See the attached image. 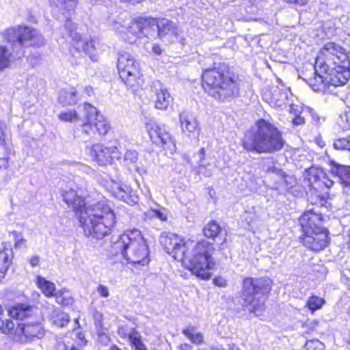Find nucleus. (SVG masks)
I'll return each instance as SVG.
<instances>
[{
    "label": "nucleus",
    "mask_w": 350,
    "mask_h": 350,
    "mask_svg": "<svg viewBox=\"0 0 350 350\" xmlns=\"http://www.w3.org/2000/svg\"><path fill=\"white\" fill-rule=\"evenodd\" d=\"M159 242L163 250L174 259L181 261L186 269L203 280L211 277L215 267L212 257L213 245L206 241L196 242L176 234L163 232Z\"/></svg>",
    "instance_id": "obj_1"
},
{
    "label": "nucleus",
    "mask_w": 350,
    "mask_h": 350,
    "mask_svg": "<svg viewBox=\"0 0 350 350\" xmlns=\"http://www.w3.org/2000/svg\"><path fill=\"white\" fill-rule=\"evenodd\" d=\"M63 198L75 212L86 237L102 239L113 231L117 217L112 205L107 200L87 205L84 198L72 189L64 191Z\"/></svg>",
    "instance_id": "obj_2"
},
{
    "label": "nucleus",
    "mask_w": 350,
    "mask_h": 350,
    "mask_svg": "<svg viewBox=\"0 0 350 350\" xmlns=\"http://www.w3.org/2000/svg\"><path fill=\"white\" fill-rule=\"evenodd\" d=\"M284 142L275 125L260 119L247 132L242 142L243 148L255 153H272L281 150Z\"/></svg>",
    "instance_id": "obj_3"
},
{
    "label": "nucleus",
    "mask_w": 350,
    "mask_h": 350,
    "mask_svg": "<svg viewBox=\"0 0 350 350\" xmlns=\"http://www.w3.org/2000/svg\"><path fill=\"white\" fill-rule=\"evenodd\" d=\"M224 64H214L211 68H206L202 75V86L209 95L217 100H224L239 92L238 84L227 74Z\"/></svg>",
    "instance_id": "obj_4"
},
{
    "label": "nucleus",
    "mask_w": 350,
    "mask_h": 350,
    "mask_svg": "<svg viewBox=\"0 0 350 350\" xmlns=\"http://www.w3.org/2000/svg\"><path fill=\"white\" fill-rule=\"evenodd\" d=\"M116 245L121 251L127 263L142 266L148 264L149 250L139 230L133 229L124 232L120 235Z\"/></svg>",
    "instance_id": "obj_5"
},
{
    "label": "nucleus",
    "mask_w": 350,
    "mask_h": 350,
    "mask_svg": "<svg viewBox=\"0 0 350 350\" xmlns=\"http://www.w3.org/2000/svg\"><path fill=\"white\" fill-rule=\"evenodd\" d=\"M271 281L266 278H245L240 304L256 316L264 310V297L271 291Z\"/></svg>",
    "instance_id": "obj_6"
},
{
    "label": "nucleus",
    "mask_w": 350,
    "mask_h": 350,
    "mask_svg": "<svg viewBox=\"0 0 350 350\" xmlns=\"http://www.w3.org/2000/svg\"><path fill=\"white\" fill-rule=\"evenodd\" d=\"M81 126L83 133L94 137L106 135L111 129L109 120L88 103H85L83 107Z\"/></svg>",
    "instance_id": "obj_7"
},
{
    "label": "nucleus",
    "mask_w": 350,
    "mask_h": 350,
    "mask_svg": "<svg viewBox=\"0 0 350 350\" xmlns=\"http://www.w3.org/2000/svg\"><path fill=\"white\" fill-rule=\"evenodd\" d=\"M117 66L120 78L128 87L134 92L143 87L144 80L139 64L131 54L121 53Z\"/></svg>",
    "instance_id": "obj_8"
},
{
    "label": "nucleus",
    "mask_w": 350,
    "mask_h": 350,
    "mask_svg": "<svg viewBox=\"0 0 350 350\" xmlns=\"http://www.w3.org/2000/svg\"><path fill=\"white\" fill-rule=\"evenodd\" d=\"M348 57L345 50L335 42L325 44L320 50L315 62L314 68L317 72H327L330 68L337 64H347Z\"/></svg>",
    "instance_id": "obj_9"
},
{
    "label": "nucleus",
    "mask_w": 350,
    "mask_h": 350,
    "mask_svg": "<svg viewBox=\"0 0 350 350\" xmlns=\"http://www.w3.org/2000/svg\"><path fill=\"white\" fill-rule=\"evenodd\" d=\"M4 36L13 45L40 46L44 44V38L37 30L24 25H19L17 29L6 30Z\"/></svg>",
    "instance_id": "obj_10"
},
{
    "label": "nucleus",
    "mask_w": 350,
    "mask_h": 350,
    "mask_svg": "<svg viewBox=\"0 0 350 350\" xmlns=\"http://www.w3.org/2000/svg\"><path fill=\"white\" fill-rule=\"evenodd\" d=\"M66 27L72 38L73 47L78 51H83L92 61H98L97 49L98 40L96 38H88L78 31L77 23H67Z\"/></svg>",
    "instance_id": "obj_11"
},
{
    "label": "nucleus",
    "mask_w": 350,
    "mask_h": 350,
    "mask_svg": "<svg viewBox=\"0 0 350 350\" xmlns=\"http://www.w3.org/2000/svg\"><path fill=\"white\" fill-rule=\"evenodd\" d=\"M146 129L149 137L157 146H161L163 150L172 154L176 149L174 139L166 131L164 126H161L157 122L150 120L146 124Z\"/></svg>",
    "instance_id": "obj_12"
},
{
    "label": "nucleus",
    "mask_w": 350,
    "mask_h": 350,
    "mask_svg": "<svg viewBox=\"0 0 350 350\" xmlns=\"http://www.w3.org/2000/svg\"><path fill=\"white\" fill-rule=\"evenodd\" d=\"M90 157L99 165L111 164L114 159H120L121 152L118 146L107 147L102 144H94L88 149Z\"/></svg>",
    "instance_id": "obj_13"
},
{
    "label": "nucleus",
    "mask_w": 350,
    "mask_h": 350,
    "mask_svg": "<svg viewBox=\"0 0 350 350\" xmlns=\"http://www.w3.org/2000/svg\"><path fill=\"white\" fill-rule=\"evenodd\" d=\"M107 189L114 198L128 204H134L138 201V196L135 191L130 186L122 182L111 180L108 183Z\"/></svg>",
    "instance_id": "obj_14"
},
{
    "label": "nucleus",
    "mask_w": 350,
    "mask_h": 350,
    "mask_svg": "<svg viewBox=\"0 0 350 350\" xmlns=\"http://www.w3.org/2000/svg\"><path fill=\"white\" fill-rule=\"evenodd\" d=\"M350 62L347 64H339L330 68L325 72L326 75L325 81L329 83V88H336L342 86L348 81L350 78Z\"/></svg>",
    "instance_id": "obj_15"
},
{
    "label": "nucleus",
    "mask_w": 350,
    "mask_h": 350,
    "mask_svg": "<svg viewBox=\"0 0 350 350\" xmlns=\"http://www.w3.org/2000/svg\"><path fill=\"white\" fill-rule=\"evenodd\" d=\"M328 232L325 228H317L311 233H304L303 244L314 251H320L328 245Z\"/></svg>",
    "instance_id": "obj_16"
},
{
    "label": "nucleus",
    "mask_w": 350,
    "mask_h": 350,
    "mask_svg": "<svg viewBox=\"0 0 350 350\" xmlns=\"http://www.w3.org/2000/svg\"><path fill=\"white\" fill-rule=\"evenodd\" d=\"M289 89L283 85L281 87L273 86L263 92V98L273 107H282L288 103Z\"/></svg>",
    "instance_id": "obj_17"
},
{
    "label": "nucleus",
    "mask_w": 350,
    "mask_h": 350,
    "mask_svg": "<svg viewBox=\"0 0 350 350\" xmlns=\"http://www.w3.org/2000/svg\"><path fill=\"white\" fill-rule=\"evenodd\" d=\"M150 91L154 94V106L157 109L166 110L172 101L167 89L159 81H153L150 85Z\"/></svg>",
    "instance_id": "obj_18"
},
{
    "label": "nucleus",
    "mask_w": 350,
    "mask_h": 350,
    "mask_svg": "<svg viewBox=\"0 0 350 350\" xmlns=\"http://www.w3.org/2000/svg\"><path fill=\"white\" fill-rule=\"evenodd\" d=\"M299 222L304 233L307 232L311 233L312 231L317 230L319 228H324L322 226L321 215L313 210L306 211L301 216Z\"/></svg>",
    "instance_id": "obj_19"
},
{
    "label": "nucleus",
    "mask_w": 350,
    "mask_h": 350,
    "mask_svg": "<svg viewBox=\"0 0 350 350\" xmlns=\"http://www.w3.org/2000/svg\"><path fill=\"white\" fill-rule=\"evenodd\" d=\"M179 121L182 131L189 137L198 135L200 127L196 117L188 111H183L179 115Z\"/></svg>",
    "instance_id": "obj_20"
},
{
    "label": "nucleus",
    "mask_w": 350,
    "mask_h": 350,
    "mask_svg": "<svg viewBox=\"0 0 350 350\" xmlns=\"http://www.w3.org/2000/svg\"><path fill=\"white\" fill-rule=\"evenodd\" d=\"M16 332L17 334L23 336L27 341L31 340L34 338H40L44 334L41 325L37 322L19 324Z\"/></svg>",
    "instance_id": "obj_21"
},
{
    "label": "nucleus",
    "mask_w": 350,
    "mask_h": 350,
    "mask_svg": "<svg viewBox=\"0 0 350 350\" xmlns=\"http://www.w3.org/2000/svg\"><path fill=\"white\" fill-rule=\"evenodd\" d=\"M314 76L307 79V83L314 91L332 92L333 90L330 89L329 83L325 81L326 75L325 72H317L314 67Z\"/></svg>",
    "instance_id": "obj_22"
},
{
    "label": "nucleus",
    "mask_w": 350,
    "mask_h": 350,
    "mask_svg": "<svg viewBox=\"0 0 350 350\" xmlns=\"http://www.w3.org/2000/svg\"><path fill=\"white\" fill-rule=\"evenodd\" d=\"M3 249L0 250V282L5 278L7 271L12 262L13 252L10 245L2 244Z\"/></svg>",
    "instance_id": "obj_23"
},
{
    "label": "nucleus",
    "mask_w": 350,
    "mask_h": 350,
    "mask_svg": "<svg viewBox=\"0 0 350 350\" xmlns=\"http://www.w3.org/2000/svg\"><path fill=\"white\" fill-rule=\"evenodd\" d=\"M277 176L278 179L275 189L280 191L291 192L297 185V180L293 176L286 175L283 172H278Z\"/></svg>",
    "instance_id": "obj_24"
},
{
    "label": "nucleus",
    "mask_w": 350,
    "mask_h": 350,
    "mask_svg": "<svg viewBox=\"0 0 350 350\" xmlns=\"http://www.w3.org/2000/svg\"><path fill=\"white\" fill-rule=\"evenodd\" d=\"M333 176L338 179L344 188L350 189V166L334 165L331 170Z\"/></svg>",
    "instance_id": "obj_25"
},
{
    "label": "nucleus",
    "mask_w": 350,
    "mask_h": 350,
    "mask_svg": "<svg viewBox=\"0 0 350 350\" xmlns=\"http://www.w3.org/2000/svg\"><path fill=\"white\" fill-rule=\"evenodd\" d=\"M82 96V94L79 95V92L75 88H68L60 91L58 100L63 105H75Z\"/></svg>",
    "instance_id": "obj_26"
},
{
    "label": "nucleus",
    "mask_w": 350,
    "mask_h": 350,
    "mask_svg": "<svg viewBox=\"0 0 350 350\" xmlns=\"http://www.w3.org/2000/svg\"><path fill=\"white\" fill-rule=\"evenodd\" d=\"M8 314L13 319L23 320L31 317L33 308L31 306L25 304H17L10 308Z\"/></svg>",
    "instance_id": "obj_27"
},
{
    "label": "nucleus",
    "mask_w": 350,
    "mask_h": 350,
    "mask_svg": "<svg viewBox=\"0 0 350 350\" xmlns=\"http://www.w3.org/2000/svg\"><path fill=\"white\" fill-rule=\"evenodd\" d=\"M141 23H126V25L122 27L124 29L121 31V36L129 42H135L136 38L142 33V27Z\"/></svg>",
    "instance_id": "obj_28"
},
{
    "label": "nucleus",
    "mask_w": 350,
    "mask_h": 350,
    "mask_svg": "<svg viewBox=\"0 0 350 350\" xmlns=\"http://www.w3.org/2000/svg\"><path fill=\"white\" fill-rule=\"evenodd\" d=\"M24 52L22 51L20 53H16V56H14L10 49L7 46H0V70L9 68L11 62L15 58H21Z\"/></svg>",
    "instance_id": "obj_29"
},
{
    "label": "nucleus",
    "mask_w": 350,
    "mask_h": 350,
    "mask_svg": "<svg viewBox=\"0 0 350 350\" xmlns=\"http://www.w3.org/2000/svg\"><path fill=\"white\" fill-rule=\"evenodd\" d=\"M36 284L46 297H51L55 295L56 288L54 283L46 280L44 278L38 276L36 280Z\"/></svg>",
    "instance_id": "obj_30"
},
{
    "label": "nucleus",
    "mask_w": 350,
    "mask_h": 350,
    "mask_svg": "<svg viewBox=\"0 0 350 350\" xmlns=\"http://www.w3.org/2000/svg\"><path fill=\"white\" fill-rule=\"evenodd\" d=\"M172 23H152L158 29V35L160 38H164L166 36H169V41L174 42V38L176 36L175 30L172 26Z\"/></svg>",
    "instance_id": "obj_31"
},
{
    "label": "nucleus",
    "mask_w": 350,
    "mask_h": 350,
    "mask_svg": "<svg viewBox=\"0 0 350 350\" xmlns=\"http://www.w3.org/2000/svg\"><path fill=\"white\" fill-rule=\"evenodd\" d=\"M49 2L52 6L62 10L64 12L63 14L74 10L78 3L77 0H49Z\"/></svg>",
    "instance_id": "obj_32"
},
{
    "label": "nucleus",
    "mask_w": 350,
    "mask_h": 350,
    "mask_svg": "<svg viewBox=\"0 0 350 350\" xmlns=\"http://www.w3.org/2000/svg\"><path fill=\"white\" fill-rule=\"evenodd\" d=\"M58 118L62 121L77 122L81 124V119L83 118V112L79 114L74 109L62 111L58 115Z\"/></svg>",
    "instance_id": "obj_33"
},
{
    "label": "nucleus",
    "mask_w": 350,
    "mask_h": 350,
    "mask_svg": "<svg viewBox=\"0 0 350 350\" xmlns=\"http://www.w3.org/2000/svg\"><path fill=\"white\" fill-rule=\"evenodd\" d=\"M129 340L135 350H147L142 341L141 334L135 329H131L129 332Z\"/></svg>",
    "instance_id": "obj_34"
},
{
    "label": "nucleus",
    "mask_w": 350,
    "mask_h": 350,
    "mask_svg": "<svg viewBox=\"0 0 350 350\" xmlns=\"http://www.w3.org/2000/svg\"><path fill=\"white\" fill-rule=\"evenodd\" d=\"M145 215L149 218H157L162 221L167 219L168 211L165 208L157 205L155 208H151Z\"/></svg>",
    "instance_id": "obj_35"
},
{
    "label": "nucleus",
    "mask_w": 350,
    "mask_h": 350,
    "mask_svg": "<svg viewBox=\"0 0 350 350\" xmlns=\"http://www.w3.org/2000/svg\"><path fill=\"white\" fill-rule=\"evenodd\" d=\"M53 324L57 327H64L70 321L68 315L60 310H55L51 314Z\"/></svg>",
    "instance_id": "obj_36"
},
{
    "label": "nucleus",
    "mask_w": 350,
    "mask_h": 350,
    "mask_svg": "<svg viewBox=\"0 0 350 350\" xmlns=\"http://www.w3.org/2000/svg\"><path fill=\"white\" fill-rule=\"evenodd\" d=\"M323 174L324 172L321 169L312 167L306 171V178L310 185H313L321 183Z\"/></svg>",
    "instance_id": "obj_37"
},
{
    "label": "nucleus",
    "mask_w": 350,
    "mask_h": 350,
    "mask_svg": "<svg viewBox=\"0 0 350 350\" xmlns=\"http://www.w3.org/2000/svg\"><path fill=\"white\" fill-rule=\"evenodd\" d=\"M203 231L205 237L214 239L221 232V228L217 222L212 221L206 224Z\"/></svg>",
    "instance_id": "obj_38"
},
{
    "label": "nucleus",
    "mask_w": 350,
    "mask_h": 350,
    "mask_svg": "<svg viewBox=\"0 0 350 350\" xmlns=\"http://www.w3.org/2000/svg\"><path fill=\"white\" fill-rule=\"evenodd\" d=\"M54 297H55L56 302L63 306H69L73 302V299L66 289L57 291Z\"/></svg>",
    "instance_id": "obj_39"
},
{
    "label": "nucleus",
    "mask_w": 350,
    "mask_h": 350,
    "mask_svg": "<svg viewBox=\"0 0 350 350\" xmlns=\"http://www.w3.org/2000/svg\"><path fill=\"white\" fill-rule=\"evenodd\" d=\"M137 160V152L133 150L128 149L124 155L123 164L128 168L131 169V167L135 165Z\"/></svg>",
    "instance_id": "obj_40"
},
{
    "label": "nucleus",
    "mask_w": 350,
    "mask_h": 350,
    "mask_svg": "<svg viewBox=\"0 0 350 350\" xmlns=\"http://www.w3.org/2000/svg\"><path fill=\"white\" fill-rule=\"evenodd\" d=\"M183 334L193 343L200 345L203 342V336L197 332L194 329L187 328L183 331Z\"/></svg>",
    "instance_id": "obj_41"
},
{
    "label": "nucleus",
    "mask_w": 350,
    "mask_h": 350,
    "mask_svg": "<svg viewBox=\"0 0 350 350\" xmlns=\"http://www.w3.org/2000/svg\"><path fill=\"white\" fill-rule=\"evenodd\" d=\"M324 304L325 300L323 298L317 296H311L308 298L306 306L312 312H314L321 308Z\"/></svg>",
    "instance_id": "obj_42"
},
{
    "label": "nucleus",
    "mask_w": 350,
    "mask_h": 350,
    "mask_svg": "<svg viewBox=\"0 0 350 350\" xmlns=\"http://www.w3.org/2000/svg\"><path fill=\"white\" fill-rule=\"evenodd\" d=\"M200 156V163L198 166V172L200 174H203L205 176H211L212 175V170H206V165L204 163V156H205V150L204 148H202L199 152Z\"/></svg>",
    "instance_id": "obj_43"
},
{
    "label": "nucleus",
    "mask_w": 350,
    "mask_h": 350,
    "mask_svg": "<svg viewBox=\"0 0 350 350\" xmlns=\"http://www.w3.org/2000/svg\"><path fill=\"white\" fill-rule=\"evenodd\" d=\"M333 146L337 150H349L350 151V135L336 139Z\"/></svg>",
    "instance_id": "obj_44"
},
{
    "label": "nucleus",
    "mask_w": 350,
    "mask_h": 350,
    "mask_svg": "<svg viewBox=\"0 0 350 350\" xmlns=\"http://www.w3.org/2000/svg\"><path fill=\"white\" fill-rule=\"evenodd\" d=\"M15 325L9 319H2L0 318V331L5 334H10L14 331Z\"/></svg>",
    "instance_id": "obj_45"
},
{
    "label": "nucleus",
    "mask_w": 350,
    "mask_h": 350,
    "mask_svg": "<svg viewBox=\"0 0 350 350\" xmlns=\"http://www.w3.org/2000/svg\"><path fill=\"white\" fill-rule=\"evenodd\" d=\"M11 234L14 238V247L15 249H20L23 247H25L27 240L24 239L21 232L12 231Z\"/></svg>",
    "instance_id": "obj_46"
},
{
    "label": "nucleus",
    "mask_w": 350,
    "mask_h": 350,
    "mask_svg": "<svg viewBox=\"0 0 350 350\" xmlns=\"http://www.w3.org/2000/svg\"><path fill=\"white\" fill-rule=\"evenodd\" d=\"M144 49L148 53L161 55L163 53L161 47L155 43L147 42L144 44Z\"/></svg>",
    "instance_id": "obj_47"
},
{
    "label": "nucleus",
    "mask_w": 350,
    "mask_h": 350,
    "mask_svg": "<svg viewBox=\"0 0 350 350\" xmlns=\"http://www.w3.org/2000/svg\"><path fill=\"white\" fill-rule=\"evenodd\" d=\"M98 340L104 345H107L110 342V338L107 335V329L104 327L96 329Z\"/></svg>",
    "instance_id": "obj_48"
},
{
    "label": "nucleus",
    "mask_w": 350,
    "mask_h": 350,
    "mask_svg": "<svg viewBox=\"0 0 350 350\" xmlns=\"http://www.w3.org/2000/svg\"><path fill=\"white\" fill-rule=\"evenodd\" d=\"M340 125L344 129H350V109L341 116Z\"/></svg>",
    "instance_id": "obj_49"
},
{
    "label": "nucleus",
    "mask_w": 350,
    "mask_h": 350,
    "mask_svg": "<svg viewBox=\"0 0 350 350\" xmlns=\"http://www.w3.org/2000/svg\"><path fill=\"white\" fill-rule=\"evenodd\" d=\"M93 319L94 320V323H95L96 329L103 327V316L102 313H100L98 311H95L93 313Z\"/></svg>",
    "instance_id": "obj_50"
},
{
    "label": "nucleus",
    "mask_w": 350,
    "mask_h": 350,
    "mask_svg": "<svg viewBox=\"0 0 350 350\" xmlns=\"http://www.w3.org/2000/svg\"><path fill=\"white\" fill-rule=\"evenodd\" d=\"M133 166L135 167V172L138 173L140 176H144L147 174V169L146 166H144L142 163H138L137 161L136 163Z\"/></svg>",
    "instance_id": "obj_51"
},
{
    "label": "nucleus",
    "mask_w": 350,
    "mask_h": 350,
    "mask_svg": "<svg viewBox=\"0 0 350 350\" xmlns=\"http://www.w3.org/2000/svg\"><path fill=\"white\" fill-rule=\"evenodd\" d=\"M98 293L103 297L107 298L109 296V291L106 286L99 284L97 287Z\"/></svg>",
    "instance_id": "obj_52"
},
{
    "label": "nucleus",
    "mask_w": 350,
    "mask_h": 350,
    "mask_svg": "<svg viewBox=\"0 0 350 350\" xmlns=\"http://www.w3.org/2000/svg\"><path fill=\"white\" fill-rule=\"evenodd\" d=\"M6 129V126L4 123L0 122V144L3 145L5 144L6 139V134L5 131Z\"/></svg>",
    "instance_id": "obj_53"
},
{
    "label": "nucleus",
    "mask_w": 350,
    "mask_h": 350,
    "mask_svg": "<svg viewBox=\"0 0 350 350\" xmlns=\"http://www.w3.org/2000/svg\"><path fill=\"white\" fill-rule=\"evenodd\" d=\"M324 185L325 187L330 188L334 185V180L330 179L325 173L322 177L321 183Z\"/></svg>",
    "instance_id": "obj_54"
},
{
    "label": "nucleus",
    "mask_w": 350,
    "mask_h": 350,
    "mask_svg": "<svg viewBox=\"0 0 350 350\" xmlns=\"http://www.w3.org/2000/svg\"><path fill=\"white\" fill-rule=\"evenodd\" d=\"M213 283L217 286L224 287L226 285V280L222 277H217L214 279Z\"/></svg>",
    "instance_id": "obj_55"
},
{
    "label": "nucleus",
    "mask_w": 350,
    "mask_h": 350,
    "mask_svg": "<svg viewBox=\"0 0 350 350\" xmlns=\"http://www.w3.org/2000/svg\"><path fill=\"white\" fill-rule=\"evenodd\" d=\"M293 123L295 125H301V124H304V118L302 116H301L300 115H297L295 113V116L293 119Z\"/></svg>",
    "instance_id": "obj_56"
},
{
    "label": "nucleus",
    "mask_w": 350,
    "mask_h": 350,
    "mask_svg": "<svg viewBox=\"0 0 350 350\" xmlns=\"http://www.w3.org/2000/svg\"><path fill=\"white\" fill-rule=\"evenodd\" d=\"M155 19L148 16H139L135 20V22H150V21H154Z\"/></svg>",
    "instance_id": "obj_57"
},
{
    "label": "nucleus",
    "mask_w": 350,
    "mask_h": 350,
    "mask_svg": "<svg viewBox=\"0 0 350 350\" xmlns=\"http://www.w3.org/2000/svg\"><path fill=\"white\" fill-rule=\"evenodd\" d=\"M290 112L295 116V113L297 115H300L301 113V107L298 105H290Z\"/></svg>",
    "instance_id": "obj_58"
},
{
    "label": "nucleus",
    "mask_w": 350,
    "mask_h": 350,
    "mask_svg": "<svg viewBox=\"0 0 350 350\" xmlns=\"http://www.w3.org/2000/svg\"><path fill=\"white\" fill-rule=\"evenodd\" d=\"M318 324L319 322L317 320H312L310 322L306 323V326L309 327L311 329H314L317 327Z\"/></svg>",
    "instance_id": "obj_59"
},
{
    "label": "nucleus",
    "mask_w": 350,
    "mask_h": 350,
    "mask_svg": "<svg viewBox=\"0 0 350 350\" xmlns=\"http://www.w3.org/2000/svg\"><path fill=\"white\" fill-rule=\"evenodd\" d=\"M39 262H40V258L37 256H33L30 259V264H31V267H35L37 265H38Z\"/></svg>",
    "instance_id": "obj_60"
},
{
    "label": "nucleus",
    "mask_w": 350,
    "mask_h": 350,
    "mask_svg": "<svg viewBox=\"0 0 350 350\" xmlns=\"http://www.w3.org/2000/svg\"><path fill=\"white\" fill-rule=\"evenodd\" d=\"M8 167V159L0 158V168L7 169Z\"/></svg>",
    "instance_id": "obj_61"
},
{
    "label": "nucleus",
    "mask_w": 350,
    "mask_h": 350,
    "mask_svg": "<svg viewBox=\"0 0 350 350\" xmlns=\"http://www.w3.org/2000/svg\"><path fill=\"white\" fill-rule=\"evenodd\" d=\"M118 334L122 337L129 338V332H127V330L124 327H121L119 328Z\"/></svg>",
    "instance_id": "obj_62"
},
{
    "label": "nucleus",
    "mask_w": 350,
    "mask_h": 350,
    "mask_svg": "<svg viewBox=\"0 0 350 350\" xmlns=\"http://www.w3.org/2000/svg\"><path fill=\"white\" fill-rule=\"evenodd\" d=\"M83 91L87 96H91L93 94V88L91 86H85Z\"/></svg>",
    "instance_id": "obj_63"
},
{
    "label": "nucleus",
    "mask_w": 350,
    "mask_h": 350,
    "mask_svg": "<svg viewBox=\"0 0 350 350\" xmlns=\"http://www.w3.org/2000/svg\"><path fill=\"white\" fill-rule=\"evenodd\" d=\"M288 3H293L299 5H304L306 3L307 0H285Z\"/></svg>",
    "instance_id": "obj_64"
}]
</instances>
